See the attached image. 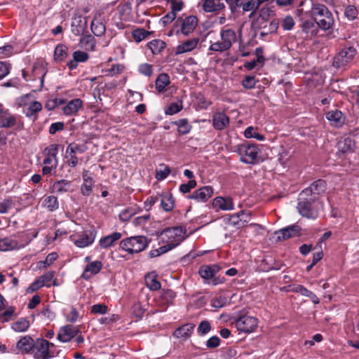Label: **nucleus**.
Here are the masks:
<instances>
[{"instance_id": "1", "label": "nucleus", "mask_w": 359, "mask_h": 359, "mask_svg": "<svg viewBox=\"0 0 359 359\" xmlns=\"http://www.w3.org/2000/svg\"><path fill=\"white\" fill-rule=\"evenodd\" d=\"M241 38V28L236 32L232 28L225 26L220 31L221 40L212 43L209 49L215 52H224L229 50Z\"/></svg>"}, {"instance_id": "2", "label": "nucleus", "mask_w": 359, "mask_h": 359, "mask_svg": "<svg viewBox=\"0 0 359 359\" xmlns=\"http://www.w3.org/2000/svg\"><path fill=\"white\" fill-rule=\"evenodd\" d=\"M311 15L313 20L318 25V27L324 31L332 29L334 24L332 13L328 8L323 4L313 2L311 8Z\"/></svg>"}, {"instance_id": "3", "label": "nucleus", "mask_w": 359, "mask_h": 359, "mask_svg": "<svg viewBox=\"0 0 359 359\" xmlns=\"http://www.w3.org/2000/svg\"><path fill=\"white\" fill-rule=\"evenodd\" d=\"M235 151L243 163L257 165L262 161V151L257 144L244 142L237 145Z\"/></svg>"}, {"instance_id": "4", "label": "nucleus", "mask_w": 359, "mask_h": 359, "mask_svg": "<svg viewBox=\"0 0 359 359\" xmlns=\"http://www.w3.org/2000/svg\"><path fill=\"white\" fill-rule=\"evenodd\" d=\"M357 54L353 46L344 45L333 58L332 65L339 69H346L353 62Z\"/></svg>"}, {"instance_id": "5", "label": "nucleus", "mask_w": 359, "mask_h": 359, "mask_svg": "<svg viewBox=\"0 0 359 359\" xmlns=\"http://www.w3.org/2000/svg\"><path fill=\"white\" fill-rule=\"evenodd\" d=\"M184 233L185 231L181 226L167 228L161 233L159 239L173 249L184 240Z\"/></svg>"}, {"instance_id": "6", "label": "nucleus", "mask_w": 359, "mask_h": 359, "mask_svg": "<svg viewBox=\"0 0 359 359\" xmlns=\"http://www.w3.org/2000/svg\"><path fill=\"white\" fill-rule=\"evenodd\" d=\"M59 151V144H52L45 148L43 154L45 158L43 161L44 166L42 168L43 175L51 174L52 172H55L56 168L58 164V159L57 155Z\"/></svg>"}, {"instance_id": "7", "label": "nucleus", "mask_w": 359, "mask_h": 359, "mask_svg": "<svg viewBox=\"0 0 359 359\" xmlns=\"http://www.w3.org/2000/svg\"><path fill=\"white\" fill-rule=\"evenodd\" d=\"M148 245L147 238L143 236H131L122 240L119 247L130 253H138L143 251Z\"/></svg>"}, {"instance_id": "8", "label": "nucleus", "mask_w": 359, "mask_h": 359, "mask_svg": "<svg viewBox=\"0 0 359 359\" xmlns=\"http://www.w3.org/2000/svg\"><path fill=\"white\" fill-rule=\"evenodd\" d=\"M298 200L297 208L302 217L312 219L318 217V208L316 205L318 202H313L310 198L302 196L301 194Z\"/></svg>"}, {"instance_id": "9", "label": "nucleus", "mask_w": 359, "mask_h": 359, "mask_svg": "<svg viewBox=\"0 0 359 359\" xmlns=\"http://www.w3.org/2000/svg\"><path fill=\"white\" fill-rule=\"evenodd\" d=\"M53 343L44 339H37L34 341L32 352L34 359H50L55 356L51 348L54 347Z\"/></svg>"}, {"instance_id": "10", "label": "nucleus", "mask_w": 359, "mask_h": 359, "mask_svg": "<svg viewBox=\"0 0 359 359\" xmlns=\"http://www.w3.org/2000/svg\"><path fill=\"white\" fill-rule=\"evenodd\" d=\"M234 323L236 327L239 332L251 333L255 332L257 329L259 320L255 317L248 315H242L237 318Z\"/></svg>"}, {"instance_id": "11", "label": "nucleus", "mask_w": 359, "mask_h": 359, "mask_svg": "<svg viewBox=\"0 0 359 359\" xmlns=\"http://www.w3.org/2000/svg\"><path fill=\"white\" fill-rule=\"evenodd\" d=\"M327 189L326 182L323 180L313 182L310 187L304 189L300 194L302 196L310 198L313 202L318 201V196Z\"/></svg>"}, {"instance_id": "12", "label": "nucleus", "mask_w": 359, "mask_h": 359, "mask_svg": "<svg viewBox=\"0 0 359 359\" xmlns=\"http://www.w3.org/2000/svg\"><path fill=\"white\" fill-rule=\"evenodd\" d=\"M297 15L301 21V28L302 32L306 34L307 38H312L316 36L319 31L318 25L316 24L315 20H304V15L306 13L302 8H298L297 10Z\"/></svg>"}, {"instance_id": "13", "label": "nucleus", "mask_w": 359, "mask_h": 359, "mask_svg": "<svg viewBox=\"0 0 359 359\" xmlns=\"http://www.w3.org/2000/svg\"><path fill=\"white\" fill-rule=\"evenodd\" d=\"M0 128H13L15 130L20 131L24 128V123L20 116L13 115L7 110L2 118H0Z\"/></svg>"}, {"instance_id": "14", "label": "nucleus", "mask_w": 359, "mask_h": 359, "mask_svg": "<svg viewBox=\"0 0 359 359\" xmlns=\"http://www.w3.org/2000/svg\"><path fill=\"white\" fill-rule=\"evenodd\" d=\"M198 20L194 15H189L181 20L180 27L177 30V34L187 36L194 32L198 26Z\"/></svg>"}, {"instance_id": "15", "label": "nucleus", "mask_w": 359, "mask_h": 359, "mask_svg": "<svg viewBox=\"0 0 359 359\" xmlns=\"http://www.w3.org/2000/svg\"><path fill=\"white\" fill-rule=\"evenodd\" d=\"M80 332L79 327L67 325L60 328L57 339L63 343L70 341Z\"/></svg>"}, {"instance_id": "16", "label": "nucleus", "mask_w": 359, "mask_h": 359, "mask_svg": "<svg viewBox=\"0 0 359 359\" xmlns=\"http://www.w3.org/2000/svg\"><path fill=\"white\" fill-rule=\"evenodd\" d=\"M87 20L81 14H75L72 18L71 30L75 36L82 34L87 28Z\"/></svg>"}, {"instance_id": "17", "label": "nucleus", "mask_w": 359, "mask_h": 359, "mask_svg": "<svg viewBox=\"0 0 359 359\" xmlns=\"http://www.w3.org/2000/svg\"><path fill=\"white\" fill-rule=\"evenodd\" d=\"M47 73L46 65L43 62H36L34 64L32 70V80L39 79L40 83L39 90H41L43 87L44 77Z\"/></svg>"}, {"instance_id": "18", "label": "nucleus", "mask_w": 359, "mask_h": 359, "mask_svg": "<svg viewBox=\"0 0 359 359\" xmlns=\"http://www.w3.org/2000/svg\"><path fill=\"white\" fill-rule=\"evenodd\" d=\"M213 194V188L211 186H205L196 189L191 194L189 195V199H194L197 202H205Z\"/></svg>"}, {"instance_id": "19", "label": "nucleus", "mask_w": 359, "mask_h": 359, "mask_svg": "<svg viewBox=\"0 0 359 359\" xmlns=\"http://www.w3.org/2000/svg\"><path fill=\"white\" fill-rule=\"evenodd\" d=\"M325 118L331 126L341 128L345 123V115L338 109L330 110L325 114Z\"/></svg>"}, {"instance_id": "20", "label": "nucleus", "mask_w": 359, "mask_h": 359, "mask_svg": "<svg viewBox=\"0 0 359 359\" xmlns=\"http://www.w3.org/2000/svg\"><path fill=\"white\" fill-rule=\"evenodd\" d=\"M42 110V104L38 101L30 102L22 108V113L33 122L37 120L38 114Z\"/></svg>"}, {"instance_id": "21", "label": "nucleus", "mask_w": 359, "mask_h": 359, "mask_svg": "<svg viewBox=\"0 0 359 359\" xmlns=\"http://www.w3.org/2000/svg\"><path fill=\"white\" fill-rule=\"evenodd\" d=\"M301 227L297 224L288 226L275 232L278 241L286 240L287 238L298 236L301 231Z\"/></svg>"}, {"instance_id": "22", "label": "nucleus", "mask_w": 359, "mask_h": 359, "mask_svg": "<svg viewBox=\"0 0 359 359\" xmlns=\"http://www.w3.org/2000/svg\"><path fill=\"white\" fill-rule=\"evenodd\" d=\"M200 39L198 37H194L191 39L184 41L177 46L175 48V54L181 55L185 53H189L194 50L198 45Z\"/></svg>"}, {"instance_id": "23", "label": "nucleus", "mask_w": 359, "mask_h": 359, "mask_svg": "<svg viewBox=\"0 0 359 359\" xmlns=\"http://www.w3.org/2000/svg\"><path fill=\"white\" fill-rule=\"evenodd\" d=\"M83 184L81 187V192L84 196H88L93 191L94 187V180L91 177V173L84 170L82 174Z\"/></svg>"}, {"instance_id": "24", "label": "nucleus", "mask_w": 359, "mask_h": 359, "mask_svg": "<svg viewBox=\"0 0 359 359\" xmlns=\"http://www.w3.org/2000/svg\"><path fill=\"white\" fill-rule=\"evenodd\" d=\"M229 125V117L224 112H216L212 116V126L217 130H222Z\"/></svg>"}, {"instance_id": "25", "label": "nucleus", "mask_w": 359, "mask_h": 359, "mask_svg": "<svg viewBox=\"0 0 359 359\" xmlns=\"http://www.w3.org/2000/svg\"><path fill=\"white\" fill-rule=\"evenodd\" d=\"M102 268V263L100 261L96 260L88 263L81 275L84 280L90 279L93 276L97 274Z\"/></svg>"}, {"instance_id": "26", "label": "nucleus", "mask_w": 359, "mask_h": 359, "mask_svg": "<svg viewBox=\"0 0 359 359\" xmlns=\"http://www.w3.org/2000/svg\"><path fill=\"white\" fill-rule=\"evenodd\" d=\"M95 238V234L90 231L79 235L77 238H72L74 245L80 248H86L91 245Z\"/></svg>"}, {"instance_id": "27", "label": "nucleus", "mask_w": 359, "mask_h": 359, "mask_svg": "<svg viewBox=\"0 0 359 359\" xmlns=\"http://www.w3.org/2000/svg\"><path fill=\"white\" fill-rule=\"evenodd\" d=\"M219 269V266L217 264L203 265L199 268L198 273L203 279L208 280H212Z\"/></svg>"}, {"instance_id": "28", "label": "nucleus", "mask_w": 359, "mask_h": 359, "mask_svg": "<svg viewBox=\"0 0 359 359\" xmlns=\"http://www.w3.org/2000/svg\"><path fill=\"white\" fill-rule=\"evenodd\" d=\"M355 142L351 137L342 138L338 143L339 152L348 154L354 152Z\"/></svg>"}, {"instance_id": "29", "label": "nucleus", "mask_w": 359, "mask_h": 359, "mask_svg": "<svg viewBox=\"0 0 359 359\" xmlns=\"http://www.w3.org/2000/svg\"><path fill=\"white\" fill-rule=\"evenodd\" d=\"M83 101L79 98H75L70 100L62 109L63 113L66 116H72L76 114L82 107Z\"/></svg>"}, {"instance_id": "30", "label": "nucleus", "mask_w": 359, "mask_h": 359, "mask_svg": "<svg viewBox=\"0 0 359 359\" xmlns=\"http://www.w3.org/2000/svg\"><path fill=\"white\" fill-rule=\"evenodd\" d=\"M212 205L214 208L222 210H231L233 209V200L230 197H216L213 200Z\"/></svg>"}, {"instance_id": "31", "label": "nucleus", "mask_w": 359, "mask_h": 359, "mask_svg": "<svg viewBox=\"0 0 359 359\" xmlns=\"http://www.w3.org/2000/svg\"><path fill=\"white\" fill-rule=\"evenodd\" d=\"M122 234L119 232H114L101 238L99 241V245L101 248L106 249L112 247L114 243L121 239Z\"/></svg>"}, {"instance_id": "32", "label": "nucleus", "mask_w": 359, "mask_h": 359, "mask_svg": "<svg viewBox=\"0 0 359 359\" xmlns=\"http://www.w3.org/2000/svg\"><path fill=\"white\" fill-rule=\"evenodd\" d=\"M34 341L29 336L22 337L17 343V348L21 353H27L32 351Z\"/></svg>"}, {"instance_id": "33", "label": "nucleus", "mask_w": 359, "mask_h": 359, "mask_svg": "<svg viewBox=\"0 0 359 359\" xmlns=\"http://www.w3.org/2000/svg\"><path fill=\"white\" fill-rule=\"evenodd\" d=\"M195 325L193 323H186L175 330L173 335L176 338L187 339L191 337Z\"/></svg>"}, {"instance_id": "34", "label": "nucleus", "mask_w": 359, "mask_h": 359, "mask_svg": "<svg viewBox=\"0 0 359 359\" xmlns=\"http://www.w3.org/2000/svg\"><path fill=\"white\" fill-rule=\"evenodd\" d=\"M90 29L95 36H102L106 31V27L103 19L95 17L90 23Z\"/></svg>"}, {"instance_id": "35", "label": "nucleus", "mask_w": 359, "mask_h": 359, "mask_svg": "<svg viewBox=\"0 0 359 359\" xmlns=\"http://www.w3.org/2000/svg\"><path fill=\"white\" fill-rule=\"evenodd\" d=\"M158 275L155 271L149 273L145 276V283L149 290L156 291L161 289V284L158 280Z\"/></svg>"}, {"instance_id": "36", "label": "nucleus", "mask_w": 359, "mask_h": 359, "mask_svg": "<svg viewBox=\"0 0 359 359\" xmlns=\"http://www.w3.org/2000/svg\"><path fill=\"white\" fill-rule=\"evenodd\" d=\"M170 77L166 73L160 74L156 79L155 87L158 93L163 92L170 84Z\"/></svg>"}, {"instance_id": "37", "label": "nucleus", "mask_w": 359, "mask_h": 359, "mask_svg": "<svg viewBox=\"0 0 359 359\" xmlns=\"http://www.w3.org/2000/svg\"><path fill=\"white\" fill-rule=\"evenodd\" d=\"M42 206L46 208L50 212H54L59 208L57 198L55 196H48L44 198L42 202Z\"/></svg>"}, {"instance_id": "38", "label": "nucleus", "mask_w": 359, "mask_h": 359, "mask_svg": "<svg viewBox=\"0 0 359 359\" xmlns=\"http://www.w3.org/2000/svg\"><path fill=\"white\" fill-rule=\"evenodd\" d=\"M230 227H235L236 229L243 227V223L241 222L238 212L230 215L229 218L226 219L225 229H227Z\"/></svg>"}, {"instance_id": "39", "label": "nucleus", "mask_w": 359, "mask_h": 359, "mask_svg": "<svg viewBox=\"0 0 359 359\" xmlns=\"http://www.w3.org/2000/svg\"><path fill=\"white\" fill-rule=\"evenodd\" d=\"M71 187V182L67 180H58L53 184V191L57 194L67 192Z\"/></svg>"}, {"instance_id": "40", "label": "nucleus", "mask_w": 359, "mask_h": 359, "mask_svg": "<svg viewBox=\"0 0 359 359\" xmlns=\"http://www.w3.org/2000/svg\"><path fill=\"white\" fill-rule=\"evenodd\" d=\"M161 197V208L166 212L171 211L174 207V199L172 194L165 193Z\"/></svg>"}, {"instance_id": "41", "label": "nucleus", "mask_w": 359, "mask_h": 359, "mask_svg": "<svg viewBox=\"0 0 359 359\" xmlns=\"http://www.w3.org/2000/svg\"><path fill=\"white\" fill-rule=\"evenodd\" d=\"M18 248V242L12 238L6 237L0 239V251H7Z\"/></svg>"}, {"instance_id": "42", "label": "nucleus", "mask_w": 359, "mask_h": 359, "mask_svg": "<svg viewBox=\"0 0 359 359\" xmlns=\"http://www.w3.org/2000/svg\"><path fill=\"white\" fill-rule=\"evenodd\" d=\"M147 46L153 54L156 55L165 48V43L161 39H154L148 43Z\"/></svg>"}, {"instance_id": "43", "label": "nucleus", "mask_w": 359, "mask_h": 359, "mask_svg": "<svg viewBox=\"0 0 359 359\" xmlns=\"http://www.w3.org/2000/svg\"><path fill=\"white\" fill-rule=\"evenodd\" d=\"M79 158L77 155L72 153L67 149L65 150V162L70 168H74L79 164Z\"/></svg>"}, {"instance_id": "44", "label": "nucleus", "mask_w": 359, "mask_h": 359, "mask_svg": "<svg viewBox=\"0 0 359 359\" xmlns=\"http://www.w3.org/2000/svg\"><path fill=\"white\" fill-rule=\"evenodd\" d=\"M67 56V48L63 44H58L54 50V59L57 62L63 61Z\"/></svg>"}, {"instance_id": "45", "label": "nucleus", "mask_w": 359, "mask_h": 359, "mask_svg": "<svg viewBox=\"0 0 359 359\" xmlns=\"http://www.w3.org/2000/svg\"><path fill=\"white\" fill-rule=\"evenodd\" d=\"M175 124L177 126V130L181 135L188 134L192 128L191 125L186 118L179 119L175 122Z\"/></svg>"}, {"instance_id": "46", "label": "nucleus", "mask_w": 359, "mask_h": 359, "mask_svg": "<svg viewBox=\"0 0 359 359\" xmlns=\"http://www.w3.org/2000/svg\"><path fill=\"white\" fill-rule=\"evenodd\" d=\"M140 211H141V209L139 208L130 207L126 208L120 212L119 219L122 221H128Z\"/></svg>"}, {"instance_id": "47", "label": "nucleus", "mask_w": 359, "mask_h": 359, "mask_svg": "<svg viewBox=\"0 0 359 359\" xmlns=\"http://www.w3.org/2000/svg\"><path fill=\"white\" fill-rule=\"evenodd\" d=\"M80 43L82 44V46H85L86 49L89 50H94L96 46V41L95 38L90 35H84L81 37L80 40Z\"/></svg>"}, {"instance_id": "48", "label": "nucleus", "mask_w": 359, "mask_h": 359, "mask_svg": "<svg viewBox=\"0 0 359 359\" xmlns=\"http://www.w3.org/2000/svg\"><path fill=\"white\" fill-rule=\"evenodd\" d=\"M29 327V322L26 318H20L12 324V329L18 332H25Z\"/></svg>"}, {"instance_id": "49", "label": "nucleus", "mask_w": 359, "mask_h": 359, "mask_svg": "<svg viewBox=\"0 0 359 359\" xmlns=\"http://www.w3.org/2000/svg\"><path fill=\"white\" fill-rule=\"evenodd\" d=\"M244 136L246 138H255L259 141H264L265 140L264 135L259 133L257 128L249 126L244 131Z\"/></svg>"}, {"instance_id": "50", "label": "nucleus", "mask_w": 359, "mask_h": 359, "mask_svg": "<svg viewBox=\"0 0 359 359\" xmlns=\"http://www.w3.org/2000/svg\"><path fill=\"white\" fill-rule=\"evenodd\" d=\"M15 207V202L12 198H8L0 202V214L8 213Z\"/></svg>"}, {"instance_id": "51", "label": "nucleus", "mask_w": 359, "mask_h": 359, "mask_svg": "<svg viewBox=\"0 0 359 359\" xmlns=\"http://www.w3.org/2000/svg\"><path fill=\"white\" fill-rule=\"evenodd\" d=\"M66 149L78 155L83 154L87 150V147L84 144L72 142L68 144Z\"/></svg>"}, {"instance_id": "52", "label": "nucleus", "mask_w": 359, "mask_h": 359, "mask_svg": "<svg viewBox=\"0 0 359 359\" xmlns=\"http://www.w3.org/2000/svg\"><path fill=\"white\" fill-rule=\"evenodd\" d=\"M149 34V32L140 28L135 29L132 32V36L134 40L137 43L147 38Z\"/></svg>"}, {"instance_id": "53", "label": "nucleus", "mask_w": 359, "mask_h": 359, "mask_svg": "<svg viewBox=\"0 0 359 359\" xmlns=\"http://www.w3.org/2000/svg\"><path fill=\"white\" fill-rule=\"evenodd\" d=\"M260 4L257 0H247L245 5H243V11L244 12L252 11L255 13L259 8Z\"/></svg>"}, {"instance_id": "54", "label": "nucleus", "mask_w": 359, "mask_h": 359, "mask_svg": "<svg viewBox=\"0 0 359 359\" xmlns=\"http://www.w3.org/2000/svg\"><path fill=\"white\" fill-rule=\"evenodd\" d=\"M358 12L356 7L353 5L348 6L344 11V15L349 20L355 19L358 16Z\"/></svg>"}, {"instance_id": "55", "label": "nucleus", "mask_w": 359, "mask_h": 359, "mask_svg": "<svg viewBox=\"0 0 359 359\" xmlns=\"http://www.w3.org/2000/svg\"><path fill=\"white\" fill-rule=\"evenodd\" d=\"M257 81L254 76L247 75L242 81V86L246 89H252L255 88Z\"/></svg>"}, {"instance_id": "56", "label": "nucleus", "mask_w": 359, "mask_h": 359, "mask_svg": "<svg viewBox=\"0 0 359 359\" xmlns=\"http://www.w3.org/2000/svg\"><path fill=\"white\" fill-rule=\"evenodd\" d=\"M211 330L210 323L208 320H203L198 325L197 331L199 335L203 336L208 334Z\"/></svg>"}, {"instance_id": "57", "label": "nucleus", "mask_w": 359, "mask_h": 359, "mask_svg": "<svg viewBox=\"0 0 359 359\" xmlns=\"http://www.w3.org/2000/svg\"><path fill=\"white\" fill-rule=\"evenodd\" d=\"M171 250L172 249L170 247H169V245H168L167 244H165L164 245L161 246L157 249L151 250L149 252V255L151 257H156L160 256L164 253H166Z\"/></svg>"}, {"instance_id": "58", "label": "nucleus", "mask_w": 359, "mask_h": 359, "mask_svg": "<svg viewBox=\"0 0 359 359\" xmlns=\"http://www.w3.org/2000/svg\"><path fill=\"white\" fill-rule=\"evenodd\" d=\"M73 58L79 62H85L88 58L89 55L87 53L81 50H76L72 54Z\"/></svg>"}, {"instance_id": "59", "label": "nucleus", "mask_w": 359, "mask_h": 359, "mask_svg": "<svg viewBox=\"0 0 359 359\" xmlns=\"http://www.w3.org/2000/svg\"><path fill=\"white\" fill-rule=\"evenodd\" d=\"M182 109V106L181 104L177 102H172L165 109V112L168 115H173L180 111Z\"/></svg>"}, {"instance_id": "60", "label": "nucleus", "mask_w": 359, "mask_h": 359, "mask_svg": "<svg viewBox=\"0 0 359 359\" xmlns=\"http://www.w3.org/2000/svg\"><path fill=\"white\" fill-rule=\"evenodd\" d=\"M226 299L224 297L214 298L211 301V306L215 309H221L226 304Z\"/></svg>"}, {"instance_id": "61", "label": "nucleus", "mask_w": 359, "mask_h": 359, "mask_svg": "<svg viewBox=\"0 0 359 359\" xmlns=\"http://www.w3.org/2000/svg\"><path fill=\"white\" fill-rule=\"evenodd\" d=\"M64 103L63 100H58V99H50L46 101L45 104V107L48 111L53 110L55 109L57 106L62 104Z\"/></svg>"}, {"instance_id": "62", "label": "nucleus", "mask_w": 359, "mask_h": 359, "mask_svg": "<svg viewBox=\"0 0 359 359\" xmlns=\"http://www.w3.org/2000/svg\"><path fill=\"white\" fill-rule=\"evenodd\" d=\"M196 186V182L194 180H189L187 183L182 184L180 186V191L183 194L189 193L191 189Z\"/></svg>"}, {"instance_id": "63", "label": "nucleus", "mask_w": 359, "mask_h": 359, "mask_svg": "<svg viewBox=\"0 0 359 359\" xmlns=\"http://www.w3.org/2000/svg\"><path fill=\"white\" fill-rule=\"evenodd\" d=\"M140 73L146 76H150L153 73L152 66L148 63H144L139 66Z\"/></svg>"}, {"instance_id": "64", "label": "nucleus", "mask_w": 359, "mask_h": 359, "mask_svg": "<svg viewBox=\"0 0 359 359\" xmlns=\"http://www.w3.org/2000/svg\"><path fill=\"white\" fill-rule=\"evenodd\" d=\"M170 169L169 167L165 165L163 170L156 169V178L158 180H165L170 174Z\"/></svg>"}]
</instances>
